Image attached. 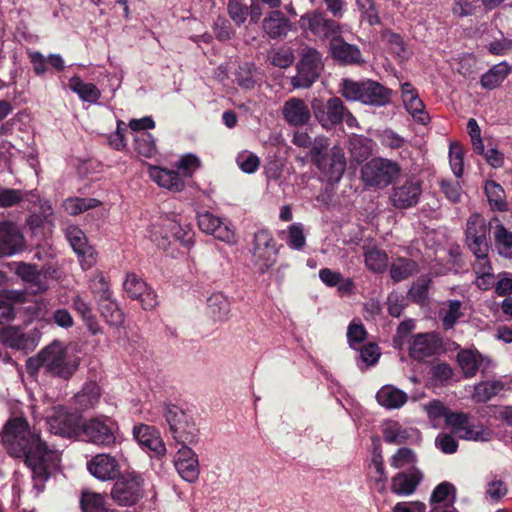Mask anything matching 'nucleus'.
I'll list each match as a JSON object with an SVG mask.
<instances>
[{"instance_id": "nucleus-38", "label": "nucleus", "mask_w": 512, "mask_h": 512, "mask_svg": "<svg viewBox=\"0 0 512 512\" xmlns=\"http://www.w3.org/2000/svg\"><path fill=\"white\" fill-rule=\"evenodd\" d=\"M504 383L500 380L482 381L475 385L473 400L476 403H486L504 390Z\"/></svg>"}, {"instance_id": "nucleus-10", "label": "nucleus", "mask_w": 512, "mask_h": 512, "mask_svg": "<svg viewBox=\"0 0 512 512\" xmlns=\"http://www.w3.org/2000/svg\"><path fill=\"white\" fill-rule=\"evenodd\" d=\"M118 423L111 417L100 415L84 420L81 437L88 443L110 448L116 444Z\"/></svg>"}, {"instance_id": "nucleus-32", "label": "nucleus", "mask_w": 512, "mask_h": 512, "mask_svg": "<svg viewBox=\"0 0 512 512\" xmlns=\"http://www.w3.org/2000/svg\"><path fill=\"white\" fill-rule=\"evenodd\" d=\"M457 362L465 378H472L479 370L483 357L477 350L462 349L457 354Z\"/></svg>"}, {"instance_id": "nucleus-50", "label": "nucleus", "mask_w": 512, "mask_h": 512, "mask_svg": "<svg viewBox=\"0 0 512 512\" xmlns=\"http://www.w3.org/2000/svg\"><path fill=\"white\" fill-rule=\"evenodd\" d=\"M418 458L415 451L408 447L399 448L389 459V464L394 469H402L405 467H416Z\"/></svg>"}, {"instance_id": "nucleus-52", "label": "nucleus", "mask_w": 512, "mask_h": 512, "mask_svg": "<svg viewBox=\"0 0 512 512\" xmlns=\"http://www.w3.org/2000/svg\"><path fill=\"white\" fill-rule=\"evenodd\" d=\"M255 72L256 67L253 64L243 63L239 65L235 74L236 83L243 89H253L257 83Z\"/></svg>"}, {"instance_id": "nucleus-53", "label": "nucleus", "mask_w": 512, "mask_h": 512, "mask_svg": "<svg viewBox=\"0 0 512 512\" xmlns=\"http://www.w3.org/2000/svg\"><path fill=\"white\" fill-rule=\"evenodd\" d=\"M459 438L464 440L486 442L491 439L492 431L485 428L482 424H466L465 428L458 434Z\"/></svg>"}, {"instance_id": "nucleus-48", "label": "nucleus", "mask_w": 512, "mask_h": 512, "mask_svg": "<svg viewBox=\"0 0 512 512\" xmlns=\"http://www.w3.org/2000/svg\"><path fill=\"white\" fill-rule=\"evenodd\" d=\"M364 260L366 267L375 273L384 272L388 264L386 252L376 247L364 252Z\"/></svg>"}, {"instance_id": "nucleus-42", "label": "nucleus", "mask_w": 512, "mask_h": 512, "mask_svg": "<svg viewBox=\"0 0 512 512\" xmlns=\"http://www.w3.org/2000/svg\"><path fill=\"white\" fill-rule=\"evenodd\" d=\"M80 506L82 512H109L105 495L92 491L82 492Z\"/></svg>"}, {"instance_id": "nucleus-26", "label": "nucleus", "mask_w": 512, "mask_h": 512, "mask_svg": "<svg viewBox=\"0 0 512 512\" xmlns=\"http://www.w3.org/2000/svg\"><path fill=\"white\" fill-rule=\"evenodd\" d=\"M290 20L278 9L270 11L262 21V28L270 39L285 38L291 30Z\"/></svg>"}, {"instance_id": "nucleus-36", "label": "nucleus", "mask_w": 512, "mask_h": 512, "mask_svg": "<svg viewBox=\"0 0 512 512\" xmlns=\"http://www.w3.org/2000/svg\"><path fill=\"white\" fill-rule=\"evenodd\" d=\"M101 390L94 381L86 382L81 391L75 395V403L82 410L93 408L99 403Z\"/></svg>"}, {"instance_id": "nucleus-61", "label": "nucleus", "mask_w": 512, "mask_h": 512, "mask_svg": "<svg viewBox=\"0 0 512 512\" xmlns=\"http://www.w3.org/2000/svg\"><path fill=\"white\" fill-rule=\"evenodd\" d=\"M270 63L278 68H288L291 66L295 60V56L291 48H280L276 51H273L270 56Z\"/></svg>"}, {"instance_id": "nucleus-19", "label": "nucleus", "mask_w": 512, "mask_h": 512, "mask_svg": "<svg viewBox=\"0 0 512 512\" xmlns=\"http://www.w3.org/2000/svg\"><path fill=\"white\" fill-rule=\"evenodd\" d=\"M25 249L24 236L12 221L0 222V256H12Z\"/></svg>"}, {"instance_id": "nucleus-55", "label": "nucleus", "mask_w": 512, "mask_h": 512, "mask_svg": "<svg viewBox=\"0 0 512 512\" xmlns=\"http://www.w3.org/2000/svg\"><path fill=\"white\" fill-rule=\"evenodd\" d=\"M449 162L455 177L461 178L464 170V149L457 142H453L449 146Z\"/></svg>"}, {"instance_id": "nucleus-25", "label": "nucleus", "mask_w": 512, "mask_h": 512, "mask_svg": "<svg viewBox=\"0 0 512 512\" xmlns=\"http://www.w3.org/2000/svg\"><path fill=\"white\" fill-rule=\"evenodd\" d=\"M442 346L440 337L435 333H420L414 336L409 347V355L417 361L435 355Z\"/></svg>"}, {"instance_id": "nucleus-20", "label": "nucleus", "mask_w": 512, "mask_h": 512, "mask_svg": "<svg viewBox=\"0 0 512 512\" xmlns=\"http://www.w3.org/2000/svg\"><path fill=\"white\" fill-rule=\"evenodd\" d=\"M87 470L101 481L115 480L120 474V464L115 456L99 453L87 462Z\"/></svg>"}, {"instance_id": "nucleus-1", "label": "nucleus", "mask_w": 512, "mask_h": 512, "mask_svg": "<svg viewBox=\"0 0 512 512\" xmlns=\"http://www.w3.org/2000/svg\"><path fill=\"white\" fill-rule=\"evenodd\" d=\"M1 442L9 455L24 459L25 465L31 470L36 495L42 493L46 482L59 466L58 451L50 449L38 434L33 433L24 417H14L6 422Z\"/></svg>"}, {"instance_id": "nucleus-35", "label": "nucleus", "mask_w": 512, "mask_h": 512, "mask_svg": "<svg viewBox=\"0 0 512 512\" xmlns=\"http://www.w3.org/2000/svg\"><path fill=\"white\" fill-rule=\"evenodd\" d=\"M69 87L84 102L96 103L101 97V92L95 84L85 83L77 75L70 78Z\"/></svg>"}, {"instance_id": "nucleus-9", "label": "nucleus", "mask_w": 512, "mask_h": 512, "mask_svg": "<svg viewBox=\"0 0 512 512\" xmlns=\"http://www.w3.org/2000/svg\"><path fill=\"white\" fill-rule=\"evenodd\" d=\"M402 168L396 161L375 157L361 169V178L367 187L384 189L400 176Z\"/></svg>"}, {"instance_id": "nucleus-30", "label": "nucleus", "mask_w": 512, "mask_h": 512, "mask_svg": "<svg viewBox=\"0 0 512 512\" xmlns=\"http://www.w3.org/2000/svg\"><path fill=\"white\" fill-rule=\"evenodd\" d=\"M230 311L231 303L222 292L213 293L207 298V313L214 321H227Z\"/></svg>"}, {"instance_id": "nucleus-4", "label": "nucleus", "mask_w": 512, "mask_h": 512, "mask_svg": "<svg viewBox=\"0 0 512 512\" xmlns=\"http://www.w3.org/2000/svg\"><path fill=\"white\" fill-rule=\"evenodd\" d=\"M493 228L480 213H472L466 222V244L478 260L477 267L483 277H492V266L488 259V233Z\"/></svg>"}, {"instance_id": "nucleus-44", "label": "nucleus", "mask_w": 512, "mask_h": 512, "mask_svg": "<svg viewBox=\"0 0 512 512\" xmlns=\"http://www.w3.org/2000/svg\"><path fill=\"white\" fill-rule=\"evenodd\" d=\"M341 95L347 101H359L364 104V92H366V80L355 81L343 79L340 84Z\"/></svg>"}, {"instance_id": "nucleus-63", "label": "nucleus", "mask_w": 512, "mask_h": 512, "mask_svg": "<svg viewBox=\"0 0 512 512\" xmlns=\"http://www.w3.org/2000/svg\"><path fill=\"white\" fill-rule=\"evenodd\" d=\"M236 162L240 169L247 174L255 173L260 166L259 157L252 152L240 153L236 158Z\"/></svg>"}, {"instance_id": "nucleus-49", "label": "nucleus", "mask_w": 512, "mask_h": 512, "mask_svg": "<svg viewBox=\"0 0 512 512\" xmlns=\"http://www.w3.org/2000/svg\"><path fill=\"white\" fill-rule=\"evenodd\" d=\"M446 305L447 310H442L440 315L444 330H450L464 316V313L461 311L462 302L460 300H448Z\"/></svg>"}, {"instance_id": "nucleus-60", "label": "nucleus", "mask_w": 512, "mask_h": 512, "mask_svg": "<svg viewBox=\"0 0 512 512\" xmlns=\"http://www.w3.org/2000/svg\"><path fill=\"white\" fill-rule=\"evenodd\" d=\"M227 10L230 18L237 26H241L248 18L249 8L242 0H228Z\"/></svg>"}, {"instance_id": "nucleus-56", "label": "nucleus", "mask_w": 512, "mask_h": 512, "mask_svg": "<svg viewBox=\"0 0 512 512\" xmlns=\"http://www.w3.org/2000/svg\"><path fill=\"white\" fill-rule=\"evenodd\" d=\"M286 244L290 249L302 250L306 245V236L301 223H293L287 229Z\"/></svg>"}, {"instance_id": "nucleus-12", "label": "nucleus", "mask_w": 512, "mask_h": 512, "mask_svg": "<svg viewBox=\"0 0 512 512\" xmlns=\"http://www.w3.org/2000/svg\"><path fill=\"white\" fill-rule=\"evenodd\" d=\"M111 489V498L119 506H133L144 497V479L140 474H120Z\"/></svg>"}, {"instance_id": "nucleus-18", "label": "nucleus", "mask_w": 512, "mask_h": 512, "mask_svg": "<svg viewBox=\"0 0 512 512\" xmlns=\"http://www.w3.org/2000/svg\"><path fill=\"white\" fill-rule=\"evenodd\" d=\"M328 52L331 58L340 65L358 66L365 62L360 48L345 41L342 34L329 43Z\"/></svg>"}, {"instance_id": "nucleus-21", "label": "nucleus", "mask_w": 512, "mask_h": 512, "mask_svg": "<svg viewBox=\"0 0 512 512\" xmlns=\"http://www.w3.org/2000/svg\"><path fill=\"white\" fill-rule=\"evenodd\" d=\"M132 433L134 439L143 449L152 452L156 457L165 455L166 446L157 428L140 423L134 425Z\"/></svg>"}, {"instance_id": "nucleus-22", "label": "nucleus", "mask_w": 512, "mask_h": 512, "mask_svg": "<svg viewBox=\"0 0 512 512\" xmlns=\"http://www.w3.org/2000/svg\"><path fill=\"white\" fill-rule=\"evenodd\" d=\"M423 473L417 467L396 473L391 479V492L399 496L412 495L423 480Z\"/></svg>"}, {"instance_id": "nucleus-34", "label": "nucleus", "mask_w": 512, "mask_h": 512, "mask_svg": "<svg viewBox=\"0 0 512 512\" xmlns=\"http://www.w3.org/2000/svg\"><path fill=\"white\" fill-rule=\"evenodd\" d=\"M378 403L388 409H398L408 400L407 394L392 386L382 387L376 394Z\"/></svg>"}, {"instance_id": "nucleus-33", "label": "nucleus", "mask_w": 512, "mask_h": 512, "mask_svg": "<svg viewBox=\"0 0 512 512\" xmlns=\"http://www.w3.org/2000/svg\"><path fill=\"white\" fill-rule=\"evenodd\" d=\"M510 72L511 68L508 63L496 64L481 76L480 85L484 89L493 90L502 84Z\"/></svg>"}, {"instance_id": "nucleus-40", "label": "nucleus", "mask_w": 512, "mask_h": 512, "mask_svg": "<svg viewBox=\"0 0 512 512\" xmlns=\"http://www.w3.org/2000/svg\"><path fill=\"white\" fill-rule=\"evenodd\" d=\"M356 7L360 13V21L368 23L369 26L381 25L379 6L374 0H355Z\"/></svg>"}, {"instance_id": "nucleus-64", "label": "nucleus", "mask_w": 512, "mask_h": 512, "mask_svg": "<svg viewBox=\"0 0 512 512\" xmlns=\"http://www.w3.org/2000/svg\"><path fill=\"white\" fill-rule=\"evenodd\" d=\"M430 374L434 381L445 385L452 378L453 369L448 363L439 362L431 366Z\"/></svg>"}, {"instance_id": "nucleus-45", "label": "nucleus", "mask_w": 512, "mask_h": 512, "mask_svg": "<svg viewBox=\"0 0 512 512\" xmlns=\"http://www.w3.org/2000/svg\"><path fill=\"white\" fill-rule=\"evenodd\" d=\"M16 274L25 282L37 286L39 291H46L47 286L42 285V274L36 264L20 262L17 264Z\"/></svg>"}, {"instance_id": "nucleus-41", "label": "nucleus", "mask_w": 512, "mask_h": 512, "mask_svg": "<svg viewBox=\"0 0 512 512\" xmlns=\"http://www.w3.org/2000/svg\"><path fill=\"white\" fill-rule=\"evenodd\" d=\"M383 439L387 444L403 445L410 438L408 429L396 421H389L382 429Z\"/></svg>"}, {"instance_id": "nucleus-39", "label": "nucleus", "mask_w": 512, "mask_h": 512, "mask_svg": "<svg viewBox=\"0 0 512 512\" xmlns=\"http://www.w3.org/2000/svg\"><path fill=\"white\" fill-rule=\"evenodd\" d=\"M0 341L12 349H24L27 345L25 334L19 327L3 326L0 327Z\"/></svg>"}, {"instance_id": "nucleus-29", "label": "nucleus", "mask_w": 512, "mask_h": 512, "mask_svg": "<svg viewBox=\"0 0 512 512\" xmlns=\"http://www.w3.org/2000/svg\"><path fill=\"white\" fill-rule=\"evenodd\" d=\"M392 90L381 83L367 79L366 92H364V104L371 106H385L391 101Z\"/></svg>"}, {"instance_id": "nucleus-46", "label": "nucleus", "mask_w": 512, "mask_h": 512, "mask_svg": "<svg viewBox=\"0 0 512 512\" xmlns=\"http://www.w3.org/2000/svg\"><path fill=\"white\" fill-rule=\"evenodd\" d=\"M134 150L141 157H154L157 154V147L153 135L149 132H140L135 134Z\"/></svg>"}, {"instance_id": "nucleus-28", "label": "nucleus", "mask_w": 512, "mask_h": 512, "mask_svg": "<svg viewBox=\"0 0 512 512\" xmlns=\"http://www.w3.org/2000/svg\"><path fill=\"white\" fill-rule=\"evenodd\" d=\"M149 174L153 181H155L160 187L166 188L170 191L180 192L185 187V182L180 177L178 171L158 166H151Z\"/></svg>"}, {"instance_id": "nucleus-16", "label": "nucleus", "mask_w": 512, "mask_h": 512, "mask_svg": "<svg viewBox=\"0 0 512 512\" xmlns=\"http://www.w3.org/2000/svg\"><path fill=\"white\" fill-rule=\"evenodd\" d=\"M123 287L127 296L132 300L139 301L144 310H152L158 305L156 292L136 274H127Z\"/></svg>"}, {"instance_id": "nucleus-23", "label": "nucleus", "mask_w": 512, "mask_h": 512, "mask_svg": "<svg viewBox=\"0 0 512 512\" xmlns=\"http://www.w3.org/2000/svg\"><path fill=\"white\" fill-rule=\"evenodd\" d=\"M282 115L290 126L303 127L309 123L312 117V109L303 99L291 97L285 101Z\"/></svg>"}, {"instance_id": "nucleus-3", "label": "nucleus", "mask_w": 512, "mask_h": 512, "mask_svg": "<svg viewBox=\"0 0 512 512\" xmlns=\"http://www.w3.org/2000/svg\"><path fill=\"white\" fill-rule=\"evenodd\" d=\"M330 140L323 135L312 140L309 147L311 162L327 177L329 183H337L346 170V157L343 149L333 146L329 149Z\"/></svg>"}, {"instance_id": "nucleus-59", "label": "nucleus", "mask_w": 512, "mask_h": 512, "mask_svg": "<svg viewBox=\"0 0 512 512\" xmlns=\"http://www.w3.org/2000/svg\"><path fill=\"white\" fill-rule=\"evenodd\" d=\"M439 187L449 202L453 204L461 202L463 189L458 180L442 179L439 182Z\"/></svg>"}, {"instance_id": "nucleus-15", "label": "nucleus", "mask_w": 512, "mask_h": 512, "mask_svg": "<svg viewBox=\"0 0 512 512\" xmlns=\"http://www.w3.org/2000/svg\"><path fill=\"white\" fill-rule=\"evenodd\" d=\"M160 229L162 240L158 241L157 245L161 248H166V245L171 243V239L188 249L194 243L195 232L190 224L182 225L175 219H164Z\"/></svg>"}, {"instance_id": "nucleus-2", "label": "nucleus", "mask_w": 512, "mask_h": 512, "mask_svg": "<svg viewBox=\"0 0 512 512\" xmlns=\"http://www.w3.org/2000/svg\"><path fill=\"white\" fill-rule=\"evenodd\" d=\"M80 359L68 354L67 347L60 341H53L42 348L36 356L28 358L26 368L30 375L43 369L53 377L68 380L77 371Z\"/></svg>"}, {"instance_id": "nucleus-27", "label": "nucleus", "mask_w": 512, "mask_h": 512, "mask_svg": "<svg viewBox=\"0 0 512 512\" xmlns=\"http://www.w3.org/2000/svg\"><path fill=\"white\" fill-rule=\"evenodd\" d=\"M493 225L494 245L498 254L504 258L512 259V231L506 228L497 216L489 221V226Z\"/></svg>"}, {"instance_id": "nucleus-6", "label": "nucleus", "mask_w": 512, "mask_h": 512, "mask_svg": "<svg viewBox=\"0 0 512 512\" xmlns=\"http://www.w3.org/2000/svg\"><path fill=\"white\" fill-rule=\"evenodd\" d=\"M273 233L268 228H261L253 235L251 243V261L260 274H265L277 262L280 248Z\"/></svg>"}, {"instance_id": "nucleus-14", "label": "nucleus", "mask_w": 512, "mask_h": 512, "mask_svg": "<svg viewBox=\"0 0 512 512\" xmlns=\"http://www.w3.org/2000/svg\"><path fill=\"white\" fill-rule=\"evenodd\" d=\"M66 237L78 256L81 268L85 271L92 268L97 262L98 253L93 246L88 244L85 233L77 226H69L66 230Z\"/></svg>"}, {"instance_id": "nucleus-57", "label": "nucleus", "mask_w": 512, "mask_h": 512, "mask_svg": "<svg viewBox=\"0 0 512 512\" xmlns=\"http://www.w3.org/2000/svg\"><path fill=\"white\" fill-rule=\"evenodd\" d=\"M175 468L181 478L189 483L198 480L200 470L198 459L190 461H174Z\"/></svg>"}, {"instance_id": "nucleus-54", "label": "nucleus", "mask_w": 512, "mask_h": 512, "mask_svg": "<svg viewBox=\"0 0 512 512\" xmlns=\"http://www.w3.org/2000/svg\"><path fill=\"white\" fill-rule=\"evenodd\" d=\"M431 280L427 277L418 278L408 291V298L416 304H424L428 299Z\"/></svg>"}, {"instance_id": "nucleus-47", "label": "nucleus", "mask_w": 512, "mask_h": 512, "mask_svg": "<svg viewBox=\"0 0 512 512\" xmlns=\"http://www.w3.org/2000/svg\"><path fill=\"white\" fill-rule=\"evenodd\" d=\"M99 310L106 323L112 327H119L124 322V314L117 303L111 299L100 302Z\"/></svg>"}, {"instance_id": "nucleus-24", "label": "nucleus", "mask_w": 512, "mask_h": 512, "mask_svg": "<svg viewBox=\"0 0 512 512\" xmlns=\"http://www.w3.org/2000/svg\"><path fill=\"white\" fill-rule=\"evenodd\" d=\"M198 226L204 233L211 234L218 240L226 243L234 241V231L211 212L206 211L198 215Z\"/></svg>"}, {"instance_id": "nucleus-5", "label": "nucleus", "mask_w": 512, "mask_h": 512, "mask_svg": "<svg viewBox=\"0 0 512 512\" xmlns=\"http://www.w3.org/2000/svg\"><path fill=\"white\" fill-rule=\"evenodd\" d=\"M337 19L329 17L328 13L322 9H313L301 15L297 24L306 36L330 43L343 32L342 25Z\"/></svg>"}, {"instance_id": "nucleus-37", "label": "nucleus", "mask_w": 512, "mask_h": 512, "mask_svg": "<svg viewBox=\"0 0 512 512\" xmlns=\"http://www.w3.org/2000/svg\"><path fill=\"white\" fill-rule=\"evenodd\" d=\"M419 266L416 261L408 258H397L390 267V276L394 282H401L416 274Z\"/></svg>"}, {"instance_id": "nucleus-17", "label": "nucleus", "mask_w": 512, "mask_h": 512, "mask_svg": "<svg viewBox=\"0 0 512 512\" xmlns=\"http://www.w3.org/2000/svg\"><path fill=\"white\" fill-rule=\"evenodd\" d=\"M421 194V183L408 178L404 182H398L393 186L390 201L396 209H408L418 204Z\"/></svg>"}, {"instance_id": "nucleus-11", "label": "nucleus", "mask_w": 512, "mask_h": 512, "mask_svg": "<svg viewBox=\"0 0 512 512\" xmlns=\"http://www.w3.org/2000/svg\"><path fill=\"white\" fill-rule=\"evenodd\" d=\"M323 68L320 51L314 47L305 46L299 53V61L296 64L297 74L291 79L292 86L310 88L320 77Z\"/></svg>"}, {"instance_id": "nucleus-13", "label": "nucleus", "mask_w": 512, "mask_h": 512, "mask_svg": "<svg viewBox=\"0 0 512 512\" xmlns=\"http://www.w3.org/2000/svg\"><path fill=\"white\" fill-rule=\"evenodd\" d=\"M82 416L65 407H59L48 418L50 431L66 438L81 437Z\"/></svg>"}, {"instance_id": "nucleus-31", "label": "nucleus", "mask_w": 512, "mask_h": 512, "mask_svg": "<svg viewBox=\"0 0 512 512\" xmlns=\"http://www.w3.org/2000/svg\"><path fill=\"white\" fill-rule=\"evenodd\" d=\"M484 193L492 211L507 212L509 204L504 188L494 180H487L484 184Z\"/></svg>"}, {"instance_id": "nucleus-43", "label": "nucleus", "mask_w": 512, "mask_h": 512, "mask_svg": "<svg viewBox=\"0 0 512 512\" xmlns=\"http://www.w3.org/2000/svg\"><path fill=\"white\" fill-rule=\"evenodd\" d=\"M403 104L414 121L422 125H427L430 122V116L426 111L425 104L418 94L409 96V98L403 100Z\"/></svg>"}, {"instance_id": "nucleus-8", "label": "nucleus", "mask_w": 512, "mask_h": 512, "mask_svg": "<svg viewBox=\"0 0 512 512\" xmlns=\"http://www.w3.org/2000/svg\"><path fill=\"white\" fill-rule=\"evenodd\" d=\"M311 109L314 118L325 129L334 128L344 120L349 126L355 121V117L339 97H330L326 101L321 97H315L311 101Z\"/></svg>"}, {"instance_id": "nucleus-51", "label": "nucleus", "mask_w": 512, "mask_h": 512, "mask_svg": "<svg viewBox=\"0 0 512 512\" xmlns=\"http://www.w3.org/2000/svg\"><path fill=\"white\" fill-rule=\"evenodd\" d=\"M101 205V202L95 198H68L64 207L70 215H78L89 209L96 208Z\"/></svg>"}, {"instance_id": "nucleus-58", "label": "nucleus", "mask_w": 512, "mask_h": 512, "mask_svg": "<svg viewBox=\"0 0 512 512\" xmlns=\"http://www.w3.org/2000/svg\"><path fill=\"white\" fill-rule=\"evenodd\" d=\"M451 496L450 505H453L456 499V488L450 482H442L438 484L432 491L430 496L431 504L444 503Z\"/></svg>"}, {"instance_id": "nucleus-62", "label": "nucleus", "mask_w": 512, "mask_h": 512, "mask_svg": "<svg viewBox=\"0 0 512 512\" xmlns=\"http://www.w3.org/2000/svg\"><path fill=\"white\" fill-rule=\"evenodd\" d=\"M22 203L21 189L0 186V208H11Z\"/></svg>"}, {"instance_id": "nucleus-7", "label": "nucleus", "mask_w": 512, "mask_h": 512, "mask_svg": "<svg viewBox=\"0 0 512 512\" xmlns=\"http://www.w3.org/2000/svg\"><path fill=\"white\" fill-rule=\"evenodd\" d=\"M164 417L169 425L171 436L178 444H195L199 439V429L191 414L181 407L170 404L165 407Z\"/></svg>"}]
</instances>
